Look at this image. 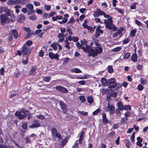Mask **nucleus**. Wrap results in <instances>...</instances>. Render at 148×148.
Listing matches in <instances>:
<instances>
[{"mask_svg": "<svg viewBox=\"0 0 148 148\" xmlns=\"http://www.w3.org/2000/svg\"><path fill=\"white\" fill-rule=\"evenodd\" d=\"M82 49L86 53H88L90 56H97L99 53H100L102 51V48L97 47L95 49H90V47L87 45V41L85 40L81 41Z\"/></svg>", "mask_w": 148, "mask_h": 148, "instance_id": "obj_1", "label": "nucleus"}, {"mask_svg": "<svg viewBox=\"0 0 148 148\" xmlns=\"http://www.w3.org/2000/svg\"><path fill=\"white\" fill-rule=\"evenodd\" d=\"M9 16L6 15L5 14H2L0 16V21L1 24L3 25H5L6 23H9L10 21L13 22L14 20L11 18H9Z\"/></svg>", "mask_w": 148, "mask_h": 148, "instance_id": "obj_2", "label": "nucleus"}, {"mask_svg": "<svg viewBox=\"0 0 148 148\" xmlns=\"http://www.w3.org/2000/svg\"><path fill=\"white\" fill-rule=\"evenodd\" d=\"M51 133L52 138L53 140H56V138H58V140L62 138L61 135L58 132L56 129L55 127H52L51 129Z\"/></svg>", "mask_w": 148, "mask_h": 148, "instance_id": "obj_3", "label": "nucleus"}, {"mask_svg": "<svg viewBox=\"0 0 148 148\" xmlns=\"http://www.w3.org/2000/svg\"><path fill=\"white\" fill-rule=\"evenodd\" d=\"M104 21V23L106 24V28L110 30L112 29V26L114 25L112 18H109L107 19H105Z\"/></svg>", "mask_w": 148, "mask_h": 148, "instance_id": "obj_4", "label": "nucleus"}, {"mask_svg": "<svg viewBox=\"0 0 148 148\" xmlns=\"http://www.w3.org/2000/svg\"><path fill=\"white\" fill-rule=\"evenodd\" d=\"M22 52L23 56H28L30 52V50L29 47L24 44L22 48Z\"/></svg>", "mask_w": 148, "mask_h": 148, "instance_id": "obj_5", "label": "nucleus"}, {"mask_svg": "<svg viewBox=\"0 0 148 148\" xmlns=\"http://www.w3.org/2000/svg\"><path fill=\"white\" fill-rule=\"evenodd\" d=\"M108 87L110 88H114L116 86V79L114 78H111L108 81Z\"/></svg>", "mask_w": 148, "mask_h": 148, "instance_id": "obj_6", "label": "nucleus"}, {"mask_svg": "<svg viewBox=\"0 0 148 148\" xmlns=\"http://www.w3.org/2000/svg\"><path fill=\"white\" fill-rule=\"evenodd\" d=\"M59 104L62 112L64 113H66L68 110L67 106L66 103L62 101H60Z\"/></svg>", "mask_w": 148, "mask_h": 148, "instance_id": "obj_7", "label": "nucleus"}, {"mask_svg": "<svg viewBox=\"0 0 148 148\" xmlns=\"http://www.w3.org/2000/svg\"><path fill=\"white\" fill-rule=\"evenodd\" d=\"M114 107L112 105H110L109 102H108V106L105 109L107 112L110 111V114H113L114 112Z\"/></svg>", "mask_w": 148, "mask_h": 148, "instance_id": "obj_8", "label": "nucleus"}, {"mask_svg": "<svg viewBox=\"0 0 148 148\" xmlns=\"http://www.w3.org/2000/svg\"><path fill=\"white\" fill-rule=\"evenodd\" d=\"M56 88L57 90L62 93H67L68 92V90L63 86H56Z\"/></svg>", "mask_w": 148, "mask_h": 148, "instance_id": "obj_9", "label": "nucleus"}, {"mask_svg": "<svg viewBox=\"0 0 148 148\" xmlns=\"http://www.w3.org/2000/svg\"><path fill=\"white\" fill-rule=\"evenodd\" d=\"M49 56L51 59H56L58 60H59V55L58 53L54 54L53 53L51 52L49 53Z\"/></svg>", "mask_w": 148, "mask_h": 148, "instance_id": "obj_10", "label": "nucleus"}, {"mask_svg": "<svg viewBox=\"0 0 148 148\" xmlns=\"http://www.w3.org/2000/svg\"><path fill=\"white\" fill-rule=\"evenodd\" d=\"M100 26L99 25L96 29L95 34H94V37L96 38L97 37L100 35V33L102 34L103 32V31L100 29Z\"/></svg>", "mask_w": 148, "mask_h": 148, "instance_id": "obj_11", "label": "nucleus"}, {"mask_svg": "<svg viewBox=\"0 0 148 148\" xmlns=\"http://www.w3.org/2000/svg\"><path fill=\"white\" fill-rule=\"evenodd\" d=\"M103 11H101L98 8L94 13L93 15L95 17H98L100 15H102Z\"/></svg>", "mask_w": 148, "mask_h": 148, "instance_id": "obj_12", "label": "nucleus"}, {"mask_svg": "<svg viewBox=\"0 0 148 148\" xmlns=\"http://www.w3.org/2000/svg\"><path fill=\"white\" fill-rule=\"evenodd\" d=\"M33 124H32L30 127L31 128H33L35 127H40L41 125L38 122V120H35L33 121Z\"/></svg>", "mask_w": 148, "mask_h": 148, "instance_id": "obj_13", "label": "nucleus"}, {"mask_svg": "<svg viewBox=\"0 0 148 148\" xmlns=\"http://www.w3.org/2000/svg\"><path fill=\"white\" fill-rule=\"evenodd\" d=\"M10 34L11 35H12V34H13V36L14 38L15 39H16L17 38L18 36V33L17 31L15 29H14L13 30H11V31H10L9 34V35Z\"/></svg>", "mask_w": 148, "mask_h": 148, "instance_id": "obj_14", "label": "nucleus"}, {"mask_svg": "<svg viewBox=\"0 0 148 148\" xmlns=\"http://www.w3.org/2000/svg\"><path fill=\"white\" fill-rule=\"evenodd\" d=\"M57 46H58L59 47V50H61V46L60 44H58V43H54L51 45V47H52L53 48V49L55 50H56L57 49Z\"/></svg>", "mask_w": 148, "mask_h": 148, "instance_id": "obj_15", "label": "nucleus"}, {"mask_svg": "<svg viewBox=\"0 0 148 148\" xmlns=\"http://www.w3.org/2000/svg\"><path fill=\"white\" fill-rule=\"evenodd\" d=\"M137 142L136 143L137 145L140 147H141L142 146V144L141 143L142 142L143 139L140 137H138L137 138Z\"/></svg>", "mask_w": 148, "mask_h": 148, "instance_id": "obj_16", "label": "nucleus"}, {"mask_svg": "<svg viewBox=\"0 0 148 148\" xmlns=\"http://www.w3.org/2000/svg\"><path fill=\"white\" fill-rule=\"evenodd\" d=\"M131 59L134 62H136L137 61V56L136 52L131 56Z\"/></svg>", "mask_w": 148, "mask_h": 148, "instance_id": "obj_17", "label": "nucleus"}, {"mask_svg": "<svg viewBox=\"0 0 148 148\" xmlns=\"http://www.w3.org/2000/svg\"><path fill=\"white\" fill-rule=\"evenodd\" d=\"M122 34V32L121 30L120 29H118L117 31L114 33L112 34V37H115L119 35H120L119 36H121Z\"/></svg>", "mask_w": 148, "mask_h": 148, "instance_id": "obj_18", "label": "nucleus"}, {"mask_svg": "<svg viewBox=\"0 0 148 148\" xmlns=\"http://www.w3.org/2000/svg\"><path fill=\"white\" fill-rule=\"evenodd\" d=\"M29 112L28 110H25L23 114H21L19 116V119H22L26 117L27 114Z\"/></svg>", "mask_w": 148, "mask_h": 148, "instance_id": "obj_19", "label": "nucleus"}, {"mask_svg": "<svg viewBox=\"0 0 148 148\" xmlns=\"http://www.w3.org/2000/svg\"><path fill=\"white\" fill-rule=\"evenodd\" d=\"M36 69L37 67L36 66L32 67L29 71V74L31 75H34Z\"/></svg>", "mask_w": 148, "mask_h": 148, "instance_id": "obj_20", "label": "nucleus"}, {"mask_svg": "<svg viewBox=\"0 0 148 148\" xmlns=\"http://www.w3.org/2000/svg\"><path fill=\"white\" fill-rule=\"evenodd\" d=\"M26 18L25 16L22 14H21L18 16V21L20 22H23L25 20Z\"/></svg>", "mask_w": 148, "mask_h": 148, "instance_id": "obj_21", "label": "nucleus"}, {"mask_svg": "<svg viewBox=\"0 0 148 148\" xmlns=\"http://www.w3.org/2000/svg\"><path fill=\"white\" fill-rule=\"evenodd\" d=\"M101 81L102 84L104 86H108V81L106 79L104 78H102L101 79Z\"/></svg>", "mask_w": 148, "mask_h": 148, "instance_id": "obj_22", "label": "nucleus"}, {"mask_svg": "<svg viewBox=\"0 0 148 148\" xmlns=\"http://www.w3.org/2000/svg\"><path fill=\"white\" fill-rule=\"evenodd\" d=\"M28 56H23L22 63L25 64H26L28 63Z\"/></svg>", "mask_w": 148, "mask_h": 148, "instance_id": "obj_23", "label": "nucleus"}, {"mask_svg": "<svg viewBox=\"0 0 148 148\" xmlns=\"http://www.w3.org/2000/svg\"><path fill=\"white\" fill-rule=\"evenodd\" d=\"M117 105L118 107L117 109L120 110L122 111L123 110L124 106L123 105V104L121 102H119L117 103Z\"/></svg>", "mask_w": 148, "mask_h": 148, "instance_id": "obj_24", "label": "nucleus"}, {"mask_svg": "<svg viewBox=\"0 0 148 148\" xmlns=\"http://www.w3.org/2000/svg\"><path fill=\"white\" fill-rule=\"evenodd\" d=\"M136 32V29L132 30L130 32V36L131 38L135 36Z\"/></svg>", "mask_w": 148, "mask_h": 148, "instance_id": "obj_25", "label": "nucleus"}, {"mask_svg": "<svg viewBox=\"0 0 148 148\" xmlns=\"http://www.w3.org/2000/svg\"><path fill=\"white\" fill-rule=\"evenodd\" d=\"M87 100L88 102L90 103H92L93 102V99L92 96L88 97Z\"/></svg>", "mask_w": 148, "mask_h": 148, "instance_id": "obj_26", "label": "nucleus"}, {"mask_svg": "<svg viewBox=\"0 0 148 148\" xmlns=\"http://www.w3.org/2000/svg\"><path fill=\"white\" fill-rule=\"evenodd\" d=\"M71 71L73 72L76 73H79L82 72L81 70H80L79 69L77 68L73 69L71 70Z\"/></svg>", "mask_w": 148, "mask_h": 148, "instance_id": "obj_27", "label": "nucleus"}, {"mask_svg": "<svg viewBox=\"0 0 148 148\" xmlns=\"http://www.w3.org/2000/svg\"><path fill=\"white\" fill-rule=\"evenodd\" d=\"M62 18V16H57L55 17H52V19L53 21H56L57 19H61Z\"/></svg>", "mask_w": 148, "mask_h": 148, "instance_id": "obj_28", "label": "nucleus"}, {"mask_svg": "<svg viewBox=\"0 0 148 148\" xmlns=\"http://www.w3.org/2000/svg\"><path fill=\"white\" fill-rule=\"evenodd\" d=\"M5 12L6 13V14H6V15H7L8 16H10L12 17H13L14 18V16L13 15H12V16H11V14L10 13V11L9 9H8L7 8L6 9H5Z\"/></svg>", "mask_w": 148, "mask_h": 148, "instance_id": "obj_29", "label": "nucleus"}, {"mask_svg": "<svg viewBox=\"0 0 148 148\" xmlns=\"http://www.w3.org/2000/svg\"><path fill=\"white\" fill-rule=\"evenodd\" d=\"M130 53H127L124 54L123 58L125 60H127L130 57Z\"/></svg>", "mask_w": 148, "mask_h": 148, "instance_id": "obj_30", "label": "nucleus"}, {"mask_svg": "<svg viewBox=\"0 0 148 148\" xmlns=\"http://www.w3.org/2000/svg\"><path fill=\"white\" fill-rule=\"evenodd\" d=\"M121 49V47H117L112 49V51L113 52H116L120 51Z\"/></svg>", "mask_w": 148, "mask_h": 148, "instance_id": "obj_31", "label": "nucleus"}, {"mask_svg": "<svg viewBox=\"0 0 148 148\" xmlns=\"http://www.w3.org/2000/svg\"><path fill=\"white\" fill-rule=\"evenodd\" d=\"M140 83L141 84L144 85L147 83V80L143 79V78H141L140 79Z\"/></svg>", "mask_w": 148, "mask_h": 148, "instance_id": "obj_32", "label": "nucleus"}, {"mask_svg": "<svg viewBox=\"0 0 148 148\" xmlns=\"http://www.w3.org/2000/svg\"><path fill=\"white\" fill-rule=\"evenodd\" d=\"M26 7L29 10H32L33 9V5L32 4H28L26 5Z\"/></svg>", "mask_w": 148, "mask_h": 148, "instance_id": "obj_33", "label": "nucleus"}, {"mask_svg": "<svg viewBox=\"0 0 148 148\" xmlns=\"http://www.w3.org/2000/svg\"><path fill=\"white\" fill-rule=\"evenodd\" d=\"M67 142L68 140L66 138H65L62 142L61 146L62 147H64Z\"/></svg>", "mask_w": 148, "mask_h": 148, "instance_id": "obj_34", "label": "nucleus"}, {"mask_svg": "<svg viewBox=\"0 0 148 148\" xmlns=\"http://www.w3.org/2000/svg\"><path fill=\"white\" fill-rule=\"evenodd\" d=\"M64 42H65V47L68 49H69L70 48V47L69 46V44L70 43L68 41L66 40H65L64 41Z\"/></svg>", "mask_w": 148, "mask_h": 148, "instance_id": "obj_35", "label": "nucleus"}, {"mask_svg": "<svg viewBox=\"0 0 148 148\" xmlns=\"http://www.w3.org/2000/svg\"><path fill=\"white\" fill-rule=\"evenodd\" d=\"M115 134V133L114 132H112L108 134L107 136L109 137L112 138L113 137Z\"/></svg>", "mask_w": 148, "mask_h": 148, "instance_id": "obj_36", "label": "nucleus"}, {"mask_svg": "<svg viewBox=\"0 0 148 148\" xmlns=\"http://www.w3.org/2000/svg\"><path fill=\"white\" fill-rule=\"evenodd\" d=\"M135 135V133L134 132L132 133V135L130 137V139L133 143L134 142Z\"/></svg>", "mask_w": 148, "mask_h": 148, "instance_id": "obj_37", "label": "nucleus"}, {"mask_svg": "<svg viewBox=\"0 0 148 148\" xmlns=\"http://www.w3.org/2000/svg\"><path fill=\"white\" fill-rule=\"evenodd\" d=\"M108 72L110 73H112L113 71V69L112 66H109L108 67Z\"/></svg>", "mask_w": 148, "mask_h": 148, "instance_id": "obj_38", "label": "nucleus"}, {"mask_svg": "<svg viewBox=\"0 0 148 148\" xmlns=\"http://www.w3.org/2000/svg\"><path fill=\"white\" fill-rule=\"evenodd\" d=\"M131 108L130 106H124L123 110H130Z\"/></svg>", "mask_w": 148, "mask_h": 148, "instance_id": "obj_39", "label": "nucleus"}, {"mask_svg": "<svg viewBox=\"0 0 148 148\" xmlns=\"http://www.w3.org/2000/svg\"><path fill=\"white\" fill-rule=\"evenodd\" d=\"M88 32L91 33H92L94 31V28L90 26L88 28Z\"/></svg>", "mask_w": 148, "mask_h": 148, "instance_id": "obj_40", "label": "nucleus"}, {"mask_svg": "<svg viewBox=\"0 0 148 148\" xmlns=\"http://www.w3.org/2000/svg\"><path fill=\"white\" fill-rule=\"evenodd\" d=\"M78 113L79 114H80L84 116H87L88 114V113L87 112H84L83 111H78Z\"/></svg>", "mask_w": 148, "mask_h": 148, "instance_id": "obj_41", "label": "nucleus"}, {"mask_svg": "<svg viewBox=\"0 0 148 148\" xmlns=\"http://www.w3.org/2000/svg\"><path fill=\"white\" fill-rule=\"evenodd\" d=\"M28 33L27 34V36L26 38H29L30 36L32 34H33V35H35L36 34H34V33H33V32H31V30H30V31L28 32H27Z\"/></svg>", "mask_w": 148, "mask_h": 148, "instance_id": "obj_42", "label": "nucleus"}, {"mask_svg": "<svg viewBox=\"0 0 148 148\" xmlns=\"http://www.w3.org/2000/svg\"><path fill=\"white\" fill-rule=\"evenodd\" d=\"M51 78L50 77H46L43 79V80L45 82H49Z\"/></svg>", "mask_w": 148, "mask_h": 148, "instance_id": "obj_43", "label": "nucleus"}, {"mask_svg": "<svg viewBox=\"0 0 148 148\" xmlns=\"http://www.w3.org/2000/svg\"><path fill=\"white\" fill-rule=\"evenodd\" d=\"M32 42L31 40H28L27 41L25 45H26L27 46H28L29 47V46H30L32 44Z\"/></svg>", "mask_w": 148, "mask_h": 148, "instance_id": "obj_44", "label": "nucleus"}, {"mask_svg": "<svg viewBox=\"0 0 148 148\" xmlns=\"http://www.w3.org/2000/svg\"><path fill=\"white\" fill-rule=\"evenodd\" d=\"M79 99L83 103H84L85 101V97L84 96H80L79 97Z\"/></svg>", "mask_w": 148, "mask_h": 148, "instance_id": "obj_45", "label": "nucleus"}, {"mask_svg": "<svg viewBox=\"0 0 148 148\" xmlns=\"http://www.w3.org/2000/svg\"><path fill=\"white\" fill-rule=\"evenodd\" d=\"M115 9L119 13H120L121 14H123V11L121 10V9L118 8H115Z\"/></svg>", "mask_w": 148, "mask_h": 148, "instance_id": "obj_46", "label": "nucleus"}, {"mask_svg": "<svg viewBox=\"0 0 148 148\" xmlns=\"http://www.w3.org/2000/svg\"><path fill=\"white\" fill-rule=\"evenodd\" d=\"M137 3H134L132 5L130 6V8L132 9H134L136 8V7Z\"/></svg>", "mask_w": 148, "mask_h": 148, "instance_id": "obj_47", "label": "nucleus"}, {"mask_svg": "<svg viewBox=\"0 0 148 148\" xmlns=\"http://www.w3.org/2000/svg\"><path fill=\"white\" fill-rule=\"evenodd\" d=\"M30 136H28L25 138L26 142L27 143H31V140L30 139Z\"/></svg>", "mask_w": 148, "mask_h": 148, "instance_id": "obj_48", "label": "nucleus"}, {"mask_svg": "<svg viewBox=\"0 0 148 148\" xmlns=\"http://www.w3.org/2000/svg\"><path fill=\"white\" fill-rule=\"evenodd\" d=\"M27 123L26 122L23 123L22 125V127L24 129H25L27 127Z\"/></svg>", "mask_w": 148, "mask_h": 148, "instance_id": "obj_49", "label": "nucleus"}, {"mask_svg": "<svg viewBox=\"0 0 148 148\" xmlns=\"http://www.w3.org/2000/svg\"><path fill=\"white\" fill-rule=\"evenodd\" d=\"M69 60H70L69 58L67 57L66 58H65L64 59V62H63V64H66L68 63V61H69Z\"/></svg>", "mask_w": 148, "mask_h": 148, "instance_id": "obj_50", "label": "nucleus"}, {"mask_svg": "<svg viewBox=\"0 0 148 148\" xmlns=\"http://www.w3.org/2000/svg\"><path fill=\"white\" fill-rule=\"evenodd\" d=\"M37 118L40 119H45V117L44 116L42 115H37Z\"/></svg>", "mask_w": 148, "mask_h": 148, "instance_id": "obj_51", "label": "nucleus"}, {"mask_svg": "<svg viewBox=\"0 0 148 148\" xmlns=\"http://www.w3.org/2000/svg\"><path fill=\"white\" fill-rule=\"evenodd\" d=\"M16 2L12 0H10L8 1V4L12 5L15 4Z\"/></svg>", "mask_w": 148, "mask_h": 148, "instance_id": "obj_52", "label": "nucleus"}, {"mask_svg": "<svg viewBox=\"0 0 148 148\" xmlns=\"http://www.w3.org/2000/svg\"><path fill=\"white\" fill-rule=\"evenodd\" d=\"M143 66L140 64L138 65L137 66L136 68L138 70H140L143 69Z\"/></svg>", "mask_w": 148, "mask_h": 148, "instance_id": "obj_53", "label": "nucleus"}, {"mask_svg": "<svg viewBox=\"0 0 148 148\" xmlns=\"http://www.w3.org/2000/svg\"><path fill=\"white\" fill-rule=\"evenodd\" d=\"M29 10L28 11V14H34L35 13V11L34 10Z\"/></svg>", "mask_w": 148, "mask_h": 148, "instance_id": "obj_54", "label": "nucleus"}, {"mask_svg": "<svg viewBox=\"0 0 148 148\" xmlns=\"http://www.w3.org/2000/svg\"><path fill=\"white\" fill-rule=\"evenodd\" d=\"M55 14H56V13L54 12H52L49 14V16L50 17L53 16Z\"/></svg>", "mask_w": 148, "mask_h": 148, "instance_id": "obj_55", "label": "nucleus"}, {"mask_svg": "<svg viewBox=\"0 0 148 148\" xmlns=\"http://www.w3.org/2000/svg\"><path fill=\"white\" fill-rule=\"evenodd\" d=\"M26 0H18L17 3L23 4L25 2Z\"/></svg>", "mask_w": 148, "mask_h": 148, "instance_id": "obj_56", "label": "nucleus"}, {"mask_svg": "<svg viewBox=\"0 0 148 148\" xmlns=\"http://www.w3.org/2000/svg\"><path fill=\"white\" fill-rule=\"evenodd\" d=\"M130 41V39L127 38L123 40V43L124 44H126L128 43Z\"/></svg>", "mask_w": 148, "mask_h": 148, "instance_id": "obj_57", "label": "nucleus"}, {"mask_svg": "<svg viewBox=\"0 0 148 148\" xmlns=\"http://www.w3.org/2000/svg\"><path fill=\"white\" fill-rule=\"evenodd\" d=\"M138 89L139 90H142L143 88V86L140 84L138 86Z\"/></svg>", "mask_w": 148, "mask_h": 148, "instance_id": "obj_58", "label": "nucleus"}, {"mask_svg": "<svg viewBox=\"0 0 148 148\" xmlns=\"http://www.w3.org/2000/svg\"><path fill=\"white\" fill-rule=\"evenodd\" d=\"M111 96L113 97H116L117 96V94L116 92L114 91L112 92V93L111 94Z\"/></svg>", "mask_w": 148, "mask_h": 148, "instance_id": "obj_59", "label": "nucleus"}, {"mask_svg": "<svg viewBox=\"0 0 148 148\" xmlns=\"http://www.w3.org/2000/svg\"><path fill=\"white\" fill-rule=\"evenodd\" d=\"M29 18L31 20H34L36 18V17L34 15H32L29 16Z\"/></svg>", "mask_w": 148, "mask_h": 148, "instance_id": "obj_60", "label": "nucleus"}, {"mask_svg": "<svg viewBox=\"0 0 148 148\" xmlns=\"http://www.w3.org/2000/svg\"><path fill=\"white\" fill-rule=\"evenodd\" d=\"M74 21H74V18L72 16L69 20V21L68 22V23H72Z\"/></svg>", "mask_w": 148, "mask_h": 148, "instance_id": "obj_61", "label": "nucleus"}, {"mask_svg": "<svg viewBox=\"0 0 148 148\" xmlns=\"http://www.w3.org/2000/svg\"><path fill=\"white\" fill-rule=\"evenodd\" d=\"M135 23L136 24L139 26H141L142 25V24L139 21L136 20L135 21Z\"/></svg>", "mask_w": 148, "mask_h": 148, "instance_id": "obj_62", "label": "nucleus"}, {"mask_svg": "<svg viewBox=\"0 0 148 148\" xmlns=\"http://www.w3.org/2000/svg\"><path fill=\"white\" fill-rule=\"evenodd\" d=\"M78 83L80 84L84 85L85 84L86 82L84 80H82L79 81L78 82Z\"/></svg>", "mask_w": 148, "mask_h": 148, "instance_id": "obj_63", "label": "nucleus"}, {"mask_svg": "<svg viewBox=\"0 0 148 148\" xmlns=\"http://www.w3.org/2000/svg\"><path fill=\"white\" fill-rule=\"evenodd\" d=\"M100 90L101 92L102 93V95H103L105 94L106 92V90L103 88L101 89Z\"/></svg>", "mask_w": 148, "mask_h": 148, "instance_id": "obj_64", "label": "nucleus"}]
</instances>
